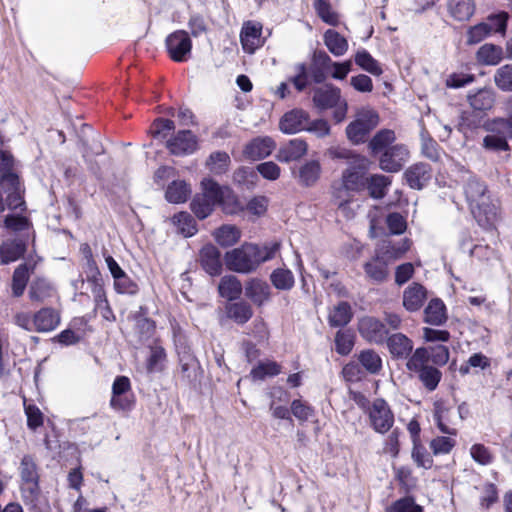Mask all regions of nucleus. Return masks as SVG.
<instances>
[{"instance_id": "obj_1", "label": "nucleus", "mask_w": 512, "mask_h": 512, "mask_svg": "<svg viewBox=\"0 0 512 512\" xmlns=\"http://www.w3.org/2000/svg\"><path fill=\"white\" fill-rule=\"evenodd\" d=\"M236 197L227 186H220L210 178L201 182V193L194 196L190 203L192 212L199 219L207 218L220 205L224 212L232 214L235 212Z\"/></svg>"}, {"instance_id": "obj_2", "label": "nucleus", "mask_w": 512, "mask_h": 512, "mask_svg": "<svg viewBox=\"0 0 512 512\" xmlns=\"http://www.w3.org/2000/svg\"><path fill=\"white\" fill-rule=\"evenodd\" d=\"M464 194L473 216L481 226H487L496 219V206L483 181L470 177L464 185Z\"/></svg>"}, {"instance_id": "obj_3", "label": "nucleus", "mask_w": 512, "mask_h": 512, "mask_svg": "<svg viewBox=\"0 0 512 512\" xmlns=\"http://www.w3.org/2000/svg\"><path fill=\"white\" fill-rule=\"evenodd\" d=\"M427 357L425 347L416 348L406 362V368L418 378L427 391L432 392L438 387L442 372L437 367L429 365Z\"/></svg>"}, {"instance_id": "obj_4", "label": "nucleus", "mask_w": 512, "mask_h": 512, "mask_svg": "<svg viewBox=\"0 0 512 512\" xmlns=\"http://www.w3.org/2000/svg\"><path fill=\"white\" fill-rule=\"evenodd\" d=\"M313 104L319 110L334 109L333 119L336 123L342 122L347 115L348 103L342 98L341 90L332 85L324 84L313 90Z\"/></svg>"}, {"instance_id": "obj_5", "label": "nucleus", "mask_w": 512, "mask_h": 512, "mask_svg": "<svg viewBox=\"0 0 512 512\" xmlns=\"http://www.w3.org/2000/svg\"><path fill=\"white\" fill-rule=\"evenodd\" d=\"M379 124L378 113L370 108H362L357 111L355 119L348 124L345 133L348 140L355 144L364 143L368 135Z\"/></svg>"}, {"instance_id": "obj_6", "label": "nucleus", "mask_w": 512, "mask_h": 512, "mask_svg": "<svg viewBox=\"0 0 512 512\" xmlns=\"http://www.w3.org/2000/svg\"><path fill=\"white\" fill-rule=\"evenodd\" d=\"M257 253L258 245L244 244L240 248L227 252L225 262L232 271L250 273L260 265Z\"/></svg>"}, {"instance_id": "obj_7", "label": "nucleus", "mask_w": 512, "mask_h": 512, "mask_svg": "<svg viewBox=\"0 0 512 512\" xmlns=\"http://www.w3.org/2000/svg\"><path fill=\"white\" fill-rule=\"evenodd\" d=\"M369 423L377 433L388 432L394 424V414L388 403L378 398L368 408Z\"/></svg>"}, {"instance_id": "obj_8", "label": "nucleus", "mask_w": 512, "mask_h": 512, "mask_svg": "<svg viewBox=\"0 0 512 512\" xmlns=\"http://www.w3.org/2000/svg\"><path fill=\"white\" fill-rule=\"evenodd\" d=\"M165 44L169 56L175 62H184L191 54L192 42L189 34L184 30H177L169 34Z\"/></svg>"}, {"instance_id": "obj_9", "label": "nucleus", "mask_w": 512, "mask_h": 512, "mask_svg": "<svg viewBox=\"0 0 512 512\" xmlns=\"http://www.w3.org/2000/svg\"><path fill=\"white\" fill-rule=\"evenodd\" d=\"M354 165L348 166L341 177V181L348 189L354 193L365 189L367 178L365 177L369 161L367 158H356Z\"/></svg>"}, {"instance_id": "obj_10", "label": "nucleus", "mask_w": 512, "mask_h": 512, "mask_svg": "<svg viewBox=\"0 0 512 512\" xmlns=\"http://www.w3.org/2000/svg\"><path fill=\"white\" fill-rule=\"evenodd\" d=\"M409 157L410 152L406 145L394 144L381 154L379 166L383 171L395 173L402 169Z\"/></svg>"}, {"instance_id": "obj_11", "label": "nucleus", "mask_w": 512, "mask_h": 512, "mask_svg": "<svg viewBox=\"0 0 512 512\" xmlns=\"http://www.w3.org/2000/svg\"><path fill=\"white\" fill-rule=\"evenodd\" d=\"M20 475L22 479L21 490L24 497L34 498L39 490V475L36 464L31 456L25 455L22 458L20 463Z\"/></svg>"}, {"instance_id": "obj_12", "label": "nucleus", "mask_w": 512, "mask_h": 512, "mask_svg": "<svg viewBox=\"0 0 512 512\" xmlns=\"http://www.w3.org/2000/svg\"><path fill=\"white\" fill-rule=\"evenodd\" d=\"M166 147L173 155H189L198 148L197 137L190 130H181L167 140Z\"/></svg>"}, {"instance_id": "obj_13", "label": "nucleus", "mask_w": 512, "mask_h": 512, "mask_svg": "<svg viewBox=\"0 0 512 512\" xmlns=\"http://www.w3.org/2000/svg\"><path fill=\"white\" fill-rule=\"evenodd\" d=\"M358 331L365 340L375 344H382L388 334L384 323L371 316L359 320Z\"/></svg>"}, {"instance_id": "obj_14", "label": "nucleus", "mask_w": 512, "mask_h": 512, "mask_svg": "<svg viewBox=\"0 0 512 512\" xmlns=\"http://www.w3.org/2000/svg\"><path fill=\"white\" fill-rule=\"evenodd\" d=\"M262 35V25L259 22L248 21L244 23L241 33L240 41L243 50L248 54H253L258 48L264 44Z\"/></svg>"}, {"instance_id": "obj_15", "label": "nucleus", "mask_w": 512, "mask_h": 512, "mask_svg": "<svg viewBox=\"0 0 512 512\" xmlns=\"http://www.w3.org/2000/svg\"><path fill=\"white\" fill-rule=\"evenodd\" d=\"M309 113L303 109L295 108L286 112L279 121V129L284 134H296L305 131Z\"/></svg>"}, {"instance_id": "obj_16", "label": "nucleus", "mask_w": 512, "mask_h": 512, "mask_svg": "<svg viewBox=\"0 0 512 512\" xmlns=\"http://www.w3.org/2000/svg\"><path fill=\"white\" fill-rule=\"evenodd\" d=\"M244 293L246 298L251 300V302L258 307L263 306L271 297L270 286L267 282L259 278L249 279L245 283Z\"/></svg>"}, {"instance_id": "obj_17", "label": "nucleus", "mask_w": 512, "mask_h": 512, "mask_svg": "<svg viewBox=\"0 0 512 512\" xmlns=\"http://www.w3.org/2000/svg\"><path fill=\"white\" fill-rule=\"evenodd\" d=\"M432 177L429 164L419 162L411 165L404 173V178L410 188L420 190L428 184Z\"/></svg>"}, {"instance_id": "obj_18", "label": "nucleus", "mask_w": 512, "mask_h": 512, "mask_svg": "<svg viewBox=\"0 0 512 512\" xmlns=\"http://www.w3.org/2000/svg\"><path fill=\"white\" fill-rule=\"evenodd\" d=\"M389 264L382 254L375 250L374 256L363 265L366 277L375 283L386 281L389 275Z\"/></svg>"}, {"instance_id": "obj_19", "label": "nucleus", "mask_w": 512, "mask_h": 512, "mask_svg": "<svg viewBox=\"0 0 512 512\" xmlns=\"http://www.w3.org/2000/svg\"><path fill=\"white\" fill-rule=\"evenodd\" d=\"M308 150L305 140L294 138L282 144L276 154V159L282 163L297 161L302 158Z\"/></svg>"}, {"instance_id": "obj_20", "label": "nucleus", "mask_w": 512, "mask_h": 512, "mask_svg": "<svg viewBox=\"0 0 512 512\" xmlns=\"http://www.w3.org/2000/svg\"><path fill=\"white\" fill-rule=\"evenodd\" d=\"M388 350L395 359H409L413 354V341L402 333H395L385 339Z\"/></svg>"}, {"instance_id": "obj_21", "label": "nucleus", "mask_w": 512, "mask_h": 512, "mask_svg": "<svg viewBox=\"0 0 512 512\" xmlns=\"http://www.w3.org/2000/svg\"><path fill=\"white\" fill-rule=\"evenodd\" d=\"M275 146L271 137H256L245 146L244 155L251 160H260L269 156Z\"/></svg>"}, {"instance_id": "obj_22", "label": "nucleus", "mask_w": 512, "mask_h": 512, "mask_svg": "<svg viewBox=\"0 0 512 512\" xmlns=\"http://www.w3.org/2000/svg\"><path fill=\"white\" fill-rule=\"evenodd\" d=\"M60 323L59 313L50 307H45L33 314L34 331L46 333L53 331Z\"/></svg>"}, {"instance_id": "obj_23", "label": "nucleus", "mask_w": 512, "mask_h": 512, "mask_svg": "<svg viewBox=\"0 0 512 512\" xmlns=\"http://www.w3.org/2000/svg\"><path fill=\"white\" fill-rule=\"evenodd\" d=\"M200 263L211 276L219 275L222 271L221 255L214 245L208 244L201 249Z\"/></svg>"}, {"instance_id": "obj_24", "label": "nucleus", "mask_w": 512, "mask_h": 512, "mask_svg": "<svg viewBox=\"0 0 512 512\" xmlns=\"http://www.w3.org/2000/svg\"><path fill=\"white\" fill-rule=\"evenodd\" d=\"M355 193L348 189L342 182L334 183L332 186V203L337 206L339 210L347 218H352L354 213L349 208V203L352 202Z\"/></svg>"}, {"instance_id": "obj_25", "label": "nucleus", "mask_w": 512, "mask_h": 512, "mask_svg": "<svg viewBox=\"0 0 512 512\" xmlns=\"http://www.w3.org/2000/svg\"><path fill=\"white\" fill-rule=\"evenodd\" d=\"M225 313L228 319L238 325H244L253 317V308L244 300L230 301L225 305Z\"/></svg>"}, {"instance_id": "obj_26", "label": "nucleus", "mask_w": 512, "mask_h": 512, "mask_svg": "<svg viewBox=\"0 0 512 512\" xmlns=\"http://www.w3.org/2000/svg\"><path fill=\"white\" fill-rule=\"evenodd\" d=\"M426 299V290L419 283H412L403 293V305L408 311L419 310Z\"/></svg>"}, {"instance_id": "obj_27", "label": "nucleus", "mask_w": 512, "mask_h": 512, "mask_svg": "<svg viewBox=\"0 0 512 512\" xmlns=\"http://www.w3.org/2000/svg\"><path fill=\"white\" fill-rule=\"evenodd\" d=\"M411 246V241L407 238L402 239L398 243L392 241H383L376 250L382 254V256L389 262H393L396 259L402 257Z\"/></svg>"}, {"instance_id": "obj_28", "label": "nucleus", "mask_w": 512, "mask_h": 512, "mask_svg": "<svg viewBox=\"0 0 512 512\" xmlns=\"http://www.w3.org/2000/svg\"><path fill=\"white\" fill-rule=\"evenodd\" d=\"M26 252V244L19 239L7 240L0 246L1 264H8L21 258Z\"/></svg>"}, {"instance_id": "obj_29", "label": "nucleus", "mask_w": 512, "mask_h": 512, "mask_svg": "<svg viewBox=\"0 0 512 512\" xmlns=\"http://www.w3.org/2000/svg\"><path fill=\"white\" fill-rule=\"evenodd\" d=\"M396 140V135L393 130L381 129L369 141L368 149L371 155L376 156L383 153L387 148H390Z\"/></svg>"}, {"instance_id": "obj_30", "label": "nucleus", "mask_w": 512, "mask_h": 512, "mask_svg": "<svg viewBox=\"0 0 512 512\" xmlns=\"http://www.w3.org/2000/svg\"><path fill=\"white\" fill-rule=\"evenodd\" d=\"M320 174L321 165L319 161L310 160L299 167L296 177L302 186L310 187L319 180Z\"/></svg>"}, {"instance_id": "obj_31", "label": "nucleus", "mask_w": 512, "mask_h": 512, "mask_svg": "<svg viewBox=\"0 0 512 512\" xmlns=\"http://www.w3.org/2000/svg\"><path fill=\"white\" fill-rule=\"evenodd\" d=\"M483 128L492 136L509 141L512 139V121L506 118H494L487 121Z\"/></svg>"}, {"instance_id": "obj_32", "label": "nucleus", "mask_w": 512, "mask_h": 512, "mask_svg": "<svg viewBox=\"0 0 512 512\" xmlns=\"http://www.w3.org/2000/svg\"><path fill=\"white\" fill-rule=\"evenodd\" d=\"M323 41L329 52L336 57L344 55L348 50L347 39L336 30L328 29L323 35Z\"/></svg>"}, {"instance_id": "obj_33", "label": "nucleus", "mask_w": 512, "mask_h": 512, "mask_svg": "<svg viewBox=\"0 0 512 512\" xmlns=\"http://www.w3.org/2000/svg\"><path fill=\"white\" fill-rule=\"evenodd\" d=\"M242 290L243 287L241 282L233 275H226L222 277L218 285V292L220 296L228 301L238 299L242 294Z\"/></svg>"}, {"instance_id": "obj_34", "label": "nucleus", "mask_w": 512, "mask_h": 512, "mask_svg": "<svg viewBox=\"0 0 512 512\" xmlns=\"http://www.w3.org/2000/svg\"><path fill=\"white\" fill-rule=\"evenodd\" d=\"M468 102L474 111L486 112L494 105V92L490 89H479L476 93L468 95Z\"/></svg>"}, {"instance_id": "obj_35", "label": "nucleus", "mask_w": 512, "mask_h": 512, "mask_svg": "<svg viewBox=\"0 0 512 512\" xmlns=\"http://www.w3.org/2000/svg\"><path fill=\"white\" fill-rule=\"evenodd\" d=\"M448 11L455 20L465 21L474 14L475 4L473 0H449Z\"/></svg>"}, {"instance_id": "obj_36", "label": "nucleus", "mask_w": 512, "mask_h": 512, "mask_svg": "<svg viewBox=\"0 0 512 512\" xmlns=\"http://www.w3.org/2000/svg\"><path fill=\"white\" fill-rule=\"evenodd\" d=\"M352 316L350 304L342 301L330 311L328 321L332 327H343L351 321Z\"/></svg>"}, {"instance_id": "obj_37", "label": "nucleus", "mask_w": 512, "mask_h": 512, "mask_svg": "<svg viewBox=\"0 0 512 512\" xmlns=\"http://www.w3.org/2000/svg\"><path fill=\"white\" fill-rule=\"evenodd\" d=\"M424 320L431 325H441L446 319V308L440 299H432L424 311Z\"/></svg>"}, {"instance_id": "obj_38", "label": "nucleus", "mask_w": 512, "mask_h": 512, "mask_svg": "<svg viewBox=\"0 0 512 512\" xmlns=\"http://www.w3.org/2000/svg\"><path fill=\"white\" fill-rule=\"evenodd\" d=\"M172 222L177 228V232L184 237H191L197 232L195 219L188 212L182 211L172 217Z\"/></svg>"}, {"instance_id": "obj_39", "label": "nucleus", "mask_w": 512, "mask_h": 512, "mask_svg": "<svg viewBox=\"0 0 512 512\" xmlns=\"http://www.w3.org/2000/svg\"><path fill=\"white\" fill-rule=\"evenodd\" d=\"M477 61L484 65H496L503 58L502 48L494 44L482 45L476 53Z\"/></svg>"}, {"instance_id": "obj_40", "label": "nucleus", "mask_w": 512, "mask_h": 512, "mask_svg": "<svg viewBox=\"0 0 512 512\" xmlns=\"http://www.w3.org/2000/svg\"><path fill=\"white\" fill-rule=\"evenodd\" d=\"M191 193L190 187L185 181L177 180L168 185L165 197L170 203H183Z\"/></svg>"}, {"instance_id": "obj_41", "label": "nucleus", "mask_w": 512, "mask_h": 512, "mask_svg": "<svg viewBox=\"0 0 512 512\" xmlns=\"http://www.w3.org/2000/svg\"><path fill=\"white\" fill-rule=\"evenodd\" d=\"M355 63L366 72L380 76L383 73L379 62L365 49L358 50L354 56Z\"/></svg>"}, {"instance_id": "obj_42", "label": "nucleus", "mask_w": 512, "mask_h": 512, "mask_svg": "<svg viewBox=\"0 0 512 512\" xmlns=\"http://www.w3.org/2000/svg\"><path fill=\"white\" fill-rule=\"evenodd\" d=\"M230 163L231 160L228 153L224 151H215L208 157L206 166L211 173L220 175L228 170Z\"/></svg>"}, {"instance_id": "obj_43", "label": "nucleus", "mask_w": 512, "mask_h": 512, "mask_svg": "<svg viewBox=\"0 0 512 512\" xmlns=\"http://www.w3.org/2000/svg\"><path fill=\"white\" fill-rule=\"evenodd\" d=\"M369 219V234L370 237L376 238L383 234H385V214L384 210L381 207H373L369 210L368 215Z\"/></svg>"}, {"instance_id": "obj_44", "label": "nucleus", "mask_w": 512, "mask_h": 512, "mask_svg": "<svg viewBox=\"0 0 512 512\" xmlns=\"http://www.w3.org/2000/svg\"><path fill=\"white\" fill-rule=\"evenodd\" d=\"M239 229L233 225H223L214 232L215 240L224 247L234 245L240 239Z\"/></svg>"}, {"instance_id": "obj_45", "label": "nucleus", "mask_w": 512, "mask_h": 512, "mask_svg": "<svg viewBox=\"0 0 512 512\" xmlns=\"http://www.w3.org/2000/svg\"><path fill=\"white\" fill-rule=\"evenodd\" d=\"M0 186L7 192V206L9 209L15 210L24 205V201L21 196V185L19 177L17 176V183L5 182L1 183Z\"/></svg>"}, {"instance_id": "obj_46", "label": "nucleus", "mask_w": 512, "mask_h": 512, "mask_svg": "<svg viewBox=\"0 0 512 512\" xmlns=\"http://www.w3.org/2000/svg\"><path fill=\"white\" fill-rule=\"evenodd\" d=\"M358 360L370 374H378L382 369V359L379 354L372 349L361 351Z\"/></svg>"}, {"instance_id": "obj_47", "label": "nucleus", "mask_w": 512, "mask_h": 512, "mask_svg": "<svg viewBox=\"0 0 512 512\" xmlns=\"http://www.w3.org/2000/svg\"><path fill=\"white\" fill-rule=\"evenodd\" d=\"M270 280L278 290H290L295 283L293 273L284 268L275 269L270 275Z\"/></svg>"}, {"instance_id": "obj_48", "label": "nucleus", "mask_w": 512, "mask_h": 512, "mask_svg": "<svg viewBox=\"0 0 512 512\" xmlns=\"http://www.w3.org/2000/svg\"><path fill=\"white\" fill-rule=\"evenodd\" d=\"M281 373V366L275 361L259 362L250 372L253 380H264Z\"/></svg>"}, {"instance_id": "obj_49", "label": "nucleus", "mask_w": 512, "mask_h": 512, "mask_svg": "<svg viewBox=\"0 0 512 512\" xmlns=\"http://www.w3.org/2000/svg\"><path fill=\"white\" fill-rule=\"evenodd\" d=\"M391 181L384 175H373L367 178V188L371 197L381 199L386 195L387 187Z\"/></svg>"}, {"instance_id": "obj_50", "label": "nucleus", "mask_w": 512, "mask_h": 512, "mask_svg": "<svg viewBox=\"0 0 512 512\" xmlns=\"http://www.w3.org/2000/svg\"><path fill=\"white\" fill-rule=\"evenodd\" d=\"M29 280V271L26 264L19 265L13 273L12 292L15 297L23 295L27 282Z\"/></svg>"}, {"instance_id": "obj_51", "label": "nucleus", "mask_w": 512, "mask_h": 512, "mask_svg": "<svg viewBox=\"0 0 512 512\" xmlns=\"http://www.w3.org/2000/svg\"><path fill=\"white\" fill-rule=\"evenodd\" d=\"M88 282L91 284V291L94 296L95 308L100 307L108 301L104 287L102 285L101 275L97 267L94 268V273L88 277Z\"/></svg>"}, {"instance_id": "obj_52", "label": "nucleus", "mask_w": 512, "mask_h": 512, "mask_svg": "<svg viewBox=\"0 0 512 512\" xmlns=\"http://www.w3.org/2000/svg\"><path fill=\"white\" fill-rule=\"evenodd\" d=\"M314 8L317 15L322 19L323 22L336 26L339 23L338 14L332 9L330 3L326 0H314Z\"/></svg>"}, {"instance_id": "obj_53", "label": "nucleus", "mask_w": 512, "mask_h": 512, "mask_svg": "<svg viewBox=\"0 0 512 512\" xmlns=\"http://www.w3.org/2000/svg\"><path fill=\"white\" fill-rule=\"evenodd\" d=\"M494 83L502 91H512V64L503 65L496 70Z\"/></svg>"}, {"instance_id": "obj_54", "label": "nucleus", "mask_w": 512, "mask_h": 512, "mask_svg": "<svg viewBox=\"0 0 512 512\" xmlns=\"http://www.w3.org/2000/svg\"><path fill=\"white\" fill-rule=\"evenodd\" d=\"M427 352V362L430 361L437 366H444L449 361L450 352L445 345H436L432 347H425Z\"/></svg>"}, {"instance_id": "obj_55", "label": "nucleus", "mask_w": 512, "mask_h": 512, "mask_svg": "<svg viewBox=\"0 0 512 512\" xmlns=\"http://www.w3.org/2000/svg\"><path fill=\"white\" fill-rule=\"evenodd\" d=\"M490 26L484 22L478 23L468 28L466 32V43L468 45H475L483 41L490 35Z\"/></svg>"}, {"instance_id": "obj_56", "label": "nucleus", "mask_w": 512, "mask_h": 512, "mask_svg": "<svg viewBox=\"0 0 512 512\" xmlns=\"http://www.w3.org/2000/svg\"><path fill=\"white\" fill-rule=\"evenodd\" d=\"M28 294L32 301L43 302L51 296V287L44 280H37L31 284Z\"/></svg>"}, {"instance_id": "obj_57", "label": "nucleus", "mask_w": 512, "mask_h": 512, "mask_svg": "<svg viewBox=\"0 0 512 512\" xmlns=\"http://www.w3.org/2000/svg\"><path fill=\"white\" fill-rule=\"evenodd\" d=\"M472 459L483 466L490 465L494 460L491 450L483 444H473L470 448Z\"/></svg>"}, {"instance_id": "obj_58", "label": "nucleus", "mask_w": 512, "mask_h": 512, "mask_svg": "<svg viewBox=\"0 0 512 512\" xmlns=\"http://www.w3.org/2000/svg\"><path fill=\"white\" fill-rule=\"evenodd\" d=\"M114 289L119 294L135 295L139 291L138 284L126 273L114 280Z\"/></svg>"}, {"instance_id": "obj_59", "label": "nucleus", "mask_w": 512, "mask_h": 512, "mask_svg": "<svg viewBox=\"0 0 512 512\" xmlns=\"http://www.w3.org/2000/svg\"><path fill=\"white\" fill-rule=\"evenodd\" d=\"M166 358V353L161 346H152L150 348V356L147 360V370L152 373L161 370V364Z\"/></svg>"}, {"instance_id": "obj_60", "label": "nucleus", "mask_w": 512, "mask_h": 512, "mask_svg": "<svg viewBox=\"0 0 512 512\" xmlns=\"http://www.w3.org/2000/svg\"><path fill=\"white\" fill-rule=\"evenodd\" d=\"M335 345L340 355L349 354L354 345L353 335L348 331H338L335 336Z\"/></svg>"}, {"instance_id": "obj_61", "label": "nucleus", "mask_w": 512, "mask_h": 512, "mask_svg": "<svg viewBox=\"0 0 512 512\" xmlns=\"http://www.w3.org/2000/svg\"><path fill=\"white\" fill-rule=\"evenodd\" d=\"M509 15L507 12H500L497 14H491L487 17L484 23L490 26V34L493 32L504 33L507 26V20Z\"/></svg>"}, {"instance_id": "obj_62", "label": "nucleus", "mask_w": 512, "mask_h": 512, "mask_svg": "<svg viewBox=\"0 0 512 512\" xmlns=\"http://www.w3.org/2000/svg\"><path fill=\"white\" fill-rule=\"evenodd\" d=\"M385 223L391 234L399 235L405 232L407 223L405 218L397 212L390 213L385 218Z\"/></svg>"}, {"instance_id": "obj_63", "label": "nucleus", "mask_w": 512, "mask_h": 512, "mask_svg": "<svg viewBox=\"0 0 512 512\" xmlns=\"http://www.w3.org/2000/svg\"><path fill=\"white\" fill-rule=\"evenodd\" d=\"M482 147L487 151L495 153L510 151L508 141L489 134L483 138Z\"/></svg>"}, {"instance_id": "obj_64", "label": "nucleus", "mask_w": 512, "mask_h": 512, "mask_svg": "<svg viewBox=\"0 0 512 512\" xmlns=\"http://www.w3.org/2000/svg\"><path fill=\"white\" fill-rule=\"evenodd\" d=\"M456 445V441L447 436H439L434 438L430 443V448L435 455L448 454Z\"/></svg>"}]
</instances>
